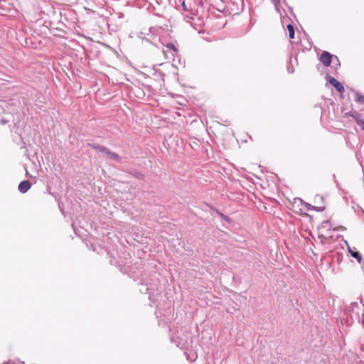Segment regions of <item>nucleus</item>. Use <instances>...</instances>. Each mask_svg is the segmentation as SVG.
I'll use <instances>...</instances> for the list:
<instances>
[{
	"instance_id": "1",
	"label": "nucleus",
	"mask_w": 364,
	"mask_h": 364,
	"mask_svg": "<svg viewBox=\"0 0 364 364\" xmlns=\"http://www.w3.org/2000/svg\"><path fill=\"white\" fill-rule=\"evenodd\" d=\"M346 228L339 226L337 228H333L329 220L323 221L320 226L318 228L319 236L327 239L333 237L332 231L333 230H344Z\"/></svg>"
},
{
	"instance_id": "2",
	"label": "nucleus",
	"mask_w": 364,
	"mask_h": 364,
	"mask_svg": "<svg viewBox=\"0 0 364 364\" xmlns=\"http://www.w3.org/2000/svg\"><path fill=\"white\" fill-rule=\"evenodd\" d=\"M292 210L299 215H306L305 212L309 210L308 205L300 198H295L292 203Z\"/></svg>"
},
{
	"instance_id": "3",
	"label": "nucleus",
	"mask_w": 364,
	"mask_h": 364,
	"mask_svg": "<svg viewBox=\"0 0 364 364\" xmlns=\"http://www.w3.org/2000/svg\"><path fill=\"white\" fill-rule=\"evenodd\" d=\"M314 203L315 205L314 208L319 211L325 210V199L324 197L320 194H316L314 198Z\"/></svg>"
},
{
	"instance_id": "4",
	"label": "nucleus",
	"mask_w": 364,
	"mask_h": 364,
	"mask_svg": "<svg viewBox=\"0 0 364 364\" xmlns=\"http://www.w3.org/2000/svg\"><path fill=\"white\" fill-rule=\"evenodd\" d=\"M332 58L333 55L331 54L327 51H323L319 58V60L323 65L328 67L332 62Z\"/></svg>"
},
{
	"instance_id": "5",
	"label": "nucleus",
	"mask_w": 364,
	"mask_h": 364,
	"mask_svg": "<svg viewBox=\"0 0 364 364\" xmlns=\"http://www.w3.org/2000/svg\"><path fill=\"white\" fill-rule=\"evenodd\" d=\"M346 114L351 116L356 121L357 124L361 127L362 129L364 130V119L360 114L353 111L347 113Z\"/></svg>"
},
{
	"instance_id": "6",
	"label": "nucleus",
	"mask_w": 364,
	"mask_h": 364,
	"mask_svg": "<svg viewBox=\"0 0 364 364\" xmlns=\"http://www.w3.org/2000/svg\"><path fill=\"white\" fill-rule=\"evenodd\" d=\"M328 82L337 90L338 92L341 93L344 92V87L343 86V85L333 77H330L328 79Z\"/></svg>"
},
{
	"instance_id": "7",
	"label": "nucleus",
	"mask_w": 364,
	"mask_h": 364,
	"mask_svg": "<svg viewBox=\"0 0 364 364\" xmlns=\"http://www.w3.org/2000/svg\"><path fill=\"white\" fill-rule=\"evenodd\" d=\"M31 186L28 181H23L18 185V190L20 192L25 193L31 188Z\"/></svg>"
},
{
	"instance_id": "8",
	"label": "nucleus",
	"mask_w": 364,
	"mask_h": 364,
	"mask_svg": "<svg viewBox=\"0 0 364 364\" xmlns=\"http://www.w3.org/2000/svg\"><path fill=\"white\" fill-rule=\"evenodd\" d=\"M348 250L350 255L354 257L359 263H360L362 261L361 255L358 252L353 250L351 248H350V247H348Z\"/></svg>"
},
{
	"instance_id": "9",
	"label": "nucleus",
	"mask_w": 364,
	"mask_h": 364,
	"mask_svg": "<svg viewBox=\"0 0 364 364\" xmlns=\"http://www.w3.org/2000/svg\"><path fill=\"white\" fill-rule=\"evenodd\" d=\"M287 30L289 31V38L291 39H293L294 38V33H295V31H294V26L291 25V24H288L287 26Z\"/></svg>"
},
{
	"instance_id": "10",
	"label": "nucleus",
	"mask_w": 364,
	"mask_h": 364,
	"mask_svg": "<svg viewBox=\"0 0 364 364\" xmlns=\"http://www.w3.org/2000/svg\"><path fill=\"white\" fill-rule=\"evenodd\" d=\"M93 148L105 154H107V151H109L106 147L100 145H95Z\"/></svg>"
},
{
	"instance_id": "11",
	"label": "nucleus",
	"mask_w": 364,
	"mask_h": 364,
	"mask_svg": "<svg viewBox=\"0 0 364 364\" xmlns=\"http://www.w3.org/2000/svg\"><path fill=\"white\" fill-rule=\"evenodd\" d=\"M110 159H117V160H119L120 159V157L119 156V155H117V154L115 153H113V152H111L109 151H107V154Z\"/></svg>"
},
{
	"instance_id": "12",
	"label": "nucleus",
	"mask_w": 364,
	"mask_h": 364,
	"mask_svg": "<svg viewBox=\"0 0 364 364\" xmlns=\"http://www.w3.org/2000/svg\"><path fill=\"white\" fill-rule=\"evenodd\" d=\"M166 48L167 50H173L174 52L177 51L176 48L175 47V46L173 43H168L166 46Z\"/></svg>"
},
{
	"instance_id": "13",
	"label": "nucleus",
	"mask_w": 364,
	"mask_h": 364,
	"mask_svg": "<svg viewBox=\"0 0 364 364\" xmlns=\"http://www.w3.org/2000/svg\"><path fill=\"white\" fill-rule=\"evenodd\" d=\"M356 100L358 102L364 104V95L356 94Z\"/></svg>"
},
{
	"instance_id": "14",
	"label": "nucleus",
	"mask_w": 364,
	"mask_h": 364,
	"mask_svg": "<svg viewBox=\"0 0 364 364\" xmlns=\"http://www.w3.org/2000/svg\"><path fill=\"white\" fill-rule=\"evenodd\" d=\"M183 8L186 9V6H185V4H184V3L183 4Z\"/></svg>"
},
{
	"instance_id": "15",
	"label": "nucleus",
	"mask_w": 364,
	"mask_h": 364,
	"mask_svg": "<svg viewBox=\"0 0 364 364\" xmlns=\"http://www.w3.org/2000/svg\"><path fill=\"white\" fill-rule=\"evenodd\" d=\"M361 350H362L363 351H364V347H363V348H361Z\"/></svg>"
}]
</instances>
